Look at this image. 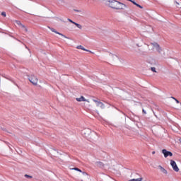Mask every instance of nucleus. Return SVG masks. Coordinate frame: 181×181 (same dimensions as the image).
Listing matches in <instances>:
<instances>
[{"label": "nucleus", "instance_id": "nucleus-1", "mask_svg": "<svg viewBox=\"0 0 181 181\" xmlns=\"http://www.w3.org/2000/svg\"><path fill=\"white\" fill-rule=\"evenodd\" d=\"M109 6H110V8H112V9H124L125 8V4L118 1H115V0H112L111 1H110Z\"/></svg>", "mask_w": 181, "mask_h": 181}, {"label": "nucleus", "instance_id": "nucleus-2", "mask_svg": "<svg viewBox=\"0 0 181 181\" xmlns=\"http://www.w3.org/2000/svg\"><path fill=\"white\" fill-rule=\"evenodd\" d=\"M28 80L33 84L34 86H37V78L35 76V75H31L30 76H28Z\"/></svg>", "mask_w": 181, "mask_h": 181}, {"label": "nucleus", "instance_id": "nucleus-3", "mask_svg": "<svg viewBox=\"0 0 181 181\" xmlns=\"http://www.w3.org/2000/svg\"><path fill=\"white\" fill-rule=\"evenodd\" d=\"M170 165L172 166L175 172H179V167H177V164H176V161L173 160H170Z\"/></svg>", "mask_w": 181, "mask_h": 181}, {"label": "nucleus", "instance_id": "nucleus-4", "mask_svg": "<svg viewBox=\"0 0 181 181\" xmlns=\"http://www.w3.org/2000/svg\"><path fill=\"white\" fill-rule=\"evenodd\" d=\"M48 29L49 30H51L52 32H53L54 33H56L57 35H59L60 36H62V37H65V39H69L68 37H66V35H63L62 33H59L58 31H57L53 28L48 27Z\"/></svg>", "mask_w": 181, "mask_h": 181}, {"label": "nucleus", "instance_id": "nucleus-5", "mask_svg": "<svg viewBox=\"0 0 181 181\" xmlns=\"http://www.w3.org/2000/svg\"><path fill=\"white\" fill-rule=\"evenodd\" d=\"M162 153L164 155V158H168V156H173V153L170 151H168L166 149H163Z\"/></svg>", "mask_w": 181, "mask_h": 181}, {"label": "nucleus", "instance_id": "nucleus-6", "mask_svg": "<svg viewBox=\"0 0 181 181\" xmlns=\"http://www.w3.org/2000/svg\"><path fill=\"white\" fill-rule=\"evenodd\" d=\"M95 165L98 168H100V169H104V163L101 162V161H97L95 163Z\"/></svg>", "mask_w": 181, "mask_h": 181}, {"label": "nucleus", "instance_id": "nucleus-7", "mask_svg": "<svg viewBox=\"0 0 181 181\" xmlns=\"http://www.w3.org/2000/svg\"><path fill=\"white\" fill-rule=\"evenodd\" d=\"M160 172H162V173H164V175H168V170H166V169H165L163 167H162V165H159L158 166Z\"/></svg>", "mask_w": 181, "mask_h": 181}, {"label": "nucleus", "instance_id": "nucleus-8", "mask_svg": "<svg viewBox=\"0 0 181 181\" xmlns=\"http://www.w3.org/2000/svg\"><path fill=\"white\" fill-rule=\"evenodd\" d=\"M130 2H132L134 5H136V6H137L138 8H140V9H144V7L138 4H136V2H135L134 1L132 0H128Z\"/></svg>", "mask_w": 181, "mask_h": 181}, {"label": "nucleus", "instance_id": "nucleus-9", "mask_svg": "<svg viewBox=\"0 0 181 181\" xmlns=\"http://www.w3.org/2000/svg\"><path fill=\"white\" fill-rule=\"evenodd\" d=\"M97 107H100V108L104 109L105 108V105L102 102H98V104L96 105Z\"/></svg>", "mask_w": 181, "mask_h": 181}, {"label": "nucleus", "instance_id": "nucleus-10", "mask_svg": "<svg viewBox=\"0 0 181 181\" xmlns=\"http://www.w3.org/2000/svg\"><path fill=\"white\" fill-rule=\"evenodd\" d=\"M76 101H78L80 103L81 101H87V100H86L83 96H81V98H77Z\"/></svg>", "mask_w": 181, "mask_h": 181}, {"label": "nucleus", "instance_id": "nucleus-11", "mask_svg": "<svg viewBox=\"0 0 181 181\" xmlns=\"http://www.w3.org/2000/svg\"><path fill=\"white\" fill-rule=\"evenodd\" d=\"M76 49H81V50H84L85 52H89L88 49H86V48H84V47H83L82 45H78L76 47Z\"/></svg>", "mask_w": 181, "mask_h": 181}, {"label": "nucleus", "instance_id": "nucleus-12", "mask_svg": "<svg viewBox=\"0 0 181 181\" xmlns=\"http://www.w3.org/2000/svg\"><path fill=\"white\" fill-rule=\"evenodd\" d=\"M155 49L157 50V52H158V53H160V52H162V48H160V46L158 45H157Z\"/></svg>", "mask_w": 181, "mask_h": 181}, {"label": "nucleus", "instance_id": "nucleus-13", "mask_svg": "<svg viewBox=\"0 0 181 181\" xmlns=\"http://www.w3.org/2000/svg\"><path fill=\"white\" fill-rule=\"evenodd\" d=\"M110 57H112V60H115V59H118V57L114 54H110Z\"/></svg>", "mask_w": 181, "mask_h": 181}, {"label": "nucleus", "instance_id": "nucleus-14", "mask_svg": "<svg viewBox=\"0 0 181 181\" xmlns=\"http://www.w3.org/2000/svg\"><path fill=\"white\" fill-rule=\"evenodd\" d=\"M22 30L23 32H28V28L24 25H21Z\"/></svg>", "mask_w": 181, "mask_h": 181}, {"label": "nucleus", "instance_id": "nucleus-15", "mask_svg": "<svg viewBox=\"0 0 181 181\" xmlns=\"http://www.w3.org/2000/svg\"><path fill=\"white\" fill-rule=\"evenodd\" d=\"M74 25H76L78 29H82L83 28V26H81V25L77 23H74Z\"/></svg>", "mask_w": 181, "mask_h": 181}, {"label": "nucleus", "instance_id": "nucleus-16", "mask_svg": "<svg viewBox=\"0 0 181 181\" xmlns=\"http://www.w3.org/2000/svg\"><path fill=\"white\" fill-rule=\"evenodd\" d=\"M129 181H142V177L136 178V179H132Z\"/></svg>", "mask_w": 181, "mask_h": 181}, {"label": "nucleus", "instance_id": "nucleus-17", "mask_svg": "<svg viewBox=\"0 0 181 181\" xmlns=\"http://www.w3.org/2000/svg\"><path fill=\"white\" fill-rule=\"evenodd\" d=\"M16 23H17V24L18 25V26H21V28H22V25H23V24H22V23H21V21H16Z\"/></svg>", "mask_w": 181, "mask_h": 181}, {"label": "nucleus", "instance_id": "nucleus-18", "mask_svg": "<svg viewBox=\"0 0 181 181\" xmlns=\"http://www.w3.org/2000/svg\"><path fill=\"white\" fill-rule=\"evenodd\" d=\"M151 45H152V46H153V47H157L159 44H158L157 42H151Z\"/></svg>", "mask_w": 181, "mask_h": 181}, {"label": "nucleus", "instance_id": "nucleus-19", "mask_svg": "<svg viewBox=\"0 0 181 181\" xmlns=\"http://www.w3.org/2000/svg\"><path fill=\"white\" fill-rule=\"evenodd\" d=\"M151 71H153V73H156V68H155V67H151Z\"/></svg>", "mask_w": 181, "mask_h": 181}, {"label": "nucleus", "instance_id": "nucleus-20", "mask_svg": "<svg viewBox=\"0 0 181 181\" xmlns=\"http://www.w3.org/2000/svg\"><path fill=\"white\" fill-rule=\"evenodd\" d=\"M73 170H76L77 172H81V173L83 172V171H81V170L79 168H74Z\"/></svg>", "mask_w": 181, "mask_h": 181}, {"label": "nucleus", "instance_id": "nucleus-21", "mask_svg": "<svg viewBox=\"0 0 181 181\" xmlns=\"http://www.w3.org/2000/svg\"><path fill=\"white\" fill-rule=\"evenodd\" d=\"M25 177H28V179H32V176L28 175V174L25 175Z\"/></svg>", "mask_w": 181, "mask_h": 181}, {"label": "nucleus", "instance_id": "nucleus-22", "mask_svg": "<svg viewBox=\"0 0 181 181\" xmlns=\"http://www.w3.org/2000/svg\"><path fill=\"white\" fill-rule=\"evenodd\" d=\"M1 16H4V18L6 16V12H4V11H3L2 13H1Z\"/></svg>", "mask_w": 181, "mask_h": 181}, {"label": "nucleus", "instance_id": "nucleus-23", "mask_svg": "<svg viewBox=\"0 0 181 181\" xmlns=\"http://www.w3.org/2000/svg\"><path fill=\"white\" fill-rule=\"evenodd\" d=\"M93 103H96V105H97V104H98V103L100 102V101H98V100H95V99H93Z\"/></svg>", "mask_w": 181, "mask_h": 181}, {"label": "nucleus", "instance_id": "nucleus-24", "mask_svg": "<svg viewBox=\"0 0 181 181\" xmlns=\"http://www.w3.org/2000/svg\"><path fill=\"white\" fill-rule=\"evenodd\" d=\"M68 21H69V22H71V23H76V22H74V21H71V19H70V18H68Z\"/></svg>", "mask_w": 181, "mask_h": 181}, {"label": "nucleus", "instance_id": "nucleus-25", "mask_svg": "<svg viewBox=\"0 0 181 181\" xmlns=\"http://www.w3.org/2000/svg\"><path fill=\"white\" fill-rule=\"evenodd\" d=\"M94 141H95V139H97V138H98V136H97V135L96 134H94Z\"/></svg>", "mask_w": 181, "mask_h": 181}, {"label": "nucleus", "instance_id": "nucleus-26", "mask_svg": "<svg viewBox=\"0 0 181 181\" xmlns=\"http://www.w3.org/2000/svg\"><path fill=\"white\" fill-rule=\"evenodd\" d=\"M75 12H80V10H76V9H74V10Z\"/></svg>", "mask_w": 181, "mask_h": 181}, {"label": "nucleus", "instance_id": "nucleus-27", "mask_svg": "<svg viewBox=\"0 0 181 181\" xmlns=\"http://www.w3.org/2000/svg\"><path fill=\"white\" fill-rule=\"evenodd\" d=\"M142 111L144 114H146V111H145V110L143 109Z\"/></svg>", "mask_w": 181, "mask_h": 181}, {"label": "nucleus", "instance_id": "nucleus-28", "mask_svg": "<svg viewBox=\"0 0 181 181\" xmlns=\"http://www.w3.org/2000/svg\"><path fill=\"white\" fill-rule=\"evenodd\" d=\"M175 101H176L177 104H179V100H177V99H175Z\"/></svg>", "mask_w": 181, "mask_h": 181}, {"label": "nucleus", "instance_id": "nucleus-29", "mask_svg": "<svg viewBox=\"0 0 181 181\" xmlns=\"http://www.w3.org/2000/svg\"><path fill=\"white\" fill-rule=\"evenodd\" d=\"M82 134H86V130L82 131Z\"/></svg>", "mask_w": 181, "mask_h": 181}, {"label": "nucleus", "instance_id": "nucleus-30", "mask_svg": "<svg viewBox=\"0 0 181 181\" xmlns=\"http://www.w3.org/2000/svg\"><path fill=\"white\" fill-rule=\"evenodd\" d=\"M171 98H173V100H176V98H175L174 97H171Z\"/></svg>", "mask_w": 181, "mask_h": 181}, {"label": "nucleus", "instance_id": "nucleus-31", "mask_svg": "<svg viewBox=\"0 0 181 181\" xmlns=\"http://www.w3.org/2000/svg\"><path fill=\"white\" fill-rule=\"evenodd\" d=\"M152 155H155V151H153V152H152Z\"/></svg>", "mask_w": 181, "mask_h": 181}, {"label": "nucleus", "instance_id": "nucleus-32", "mask_svg": "<svg viewBox=\"0 0 181 181\" xmlns=\"http://www.w3.org/2000/svg\"><path fill=\"white\" fill-rule=\"evenodd\" d=\"M83 175H87V173H86L85 172H83Z\"/></svg>", "mask_w": 181, "mask_h": 181}]
</instances>
